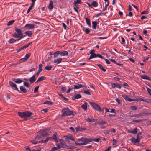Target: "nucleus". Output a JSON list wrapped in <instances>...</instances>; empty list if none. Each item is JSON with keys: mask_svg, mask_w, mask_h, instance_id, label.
Masks as SVG:
<instances>
[{"mask_svg": "<svg viewBox=\"0 0 151 151\" xmlns=\"http://www.w3.org/2000/svg\"><path fill=\"white\" fill-rule=\"evenodd\" d=\"M91 139L90 138L82 137L78 139L77 141L79 142H82L81 143H78L77 142H75V144L78 145L80 146L86 145L90 142H91Z\"/></svg>", "mask_w": 151, "mask_h": 151, "instance_id": "nucleus-1", "label": "nucleus"}, {"mask_svg": "<svg viewBox=\"0 0 151 151\" xmlns=\"http://www.w3.org/2000/svg\"><path fill=\"white\" fill-rule=\"evenodd\" d=\"M62 114L63 116H67L70 115H74V112L70 110L68 108H65L62 110Z\"/></svg>", "mask_w": 151, "mask_h": 151, "instance_id": "nucleus-2", "label": "nucleus"}, {"mask_svg": "<svg viewBox=\"0 0 151 151\" xmlns=\"http://www.w3.org/2000/svg\"><path fill=\"white\" fill-rule=\"evenodd\" d=\"M32 113L29 111H24L23 112H19L18 113V115L21 118H27L30 117Z\"/></svg>", "mask_w": 151, "mask_h": 151, "instance_id": "nucleus-3", "label": "nucleus"}, {"mask_svg": "<svg viewBox=\"0 0 151 151\" xmlns=\"http://www.w3.org/2000/svg\"><path fill=\"white\" fill-rule=\"evenodd\" d=\"M14 29L16 32H14L12 34L13 37L17 38L19 37V36H22V33L21 29H19L17 27H15Z\"/></svg>", "mask_w": 151, "mask_h": 151, "instance_id": "nucleus-4", "label": "nucleus"}, {"mask_svg": "<svg viewBox=\"0 0 151 151\" xmlns=\"http://www.w3.org/2000/svg\"><path fill=\"white\" fill-rule=\"evenodd\" d=\"M89 104L93 108L96 109L99 112H101L102 111L100 106L98 104L94 102H90Z\"/></svg>", "mask_w": 151, "mask_h": 151, "instance_id": "nucleus-5", "label": "nucleus"}, {"mask_svg": "<svg viewBox=\"0 0 151 151\" xmlns=\"http://www.w3.org/2000/svg\"><path fill=\"white\" fill-rule=\"evenodd\" d=\"M32 42H30L28 43V44L23 46L22 47H21L19 49H17V52L18 53L20 51L22 50H24V49L27 48L30 45H31L32 44Z\"/></svg>", "mask_w": 151, "mask_h": 151, "instance_id": "nucleus-6", "label": "nucleus"}, {"mask_svg": "<svg viewBox=\"0 0 151 151\" xmlns=\"http://www.w3.org/2000/svg\"><path fill=\"white\" fill-rule=\"evenodd\" d=\"M10 85L12 87L14 88L15 90L18 91V92H20V91L19 90L17 87V85L12 81H10L9 82Z\"/></svg>", "mask_w": 151, "mask_h": 151, "instance_id": "nucleus-7", "label": "nucleus"}, {"mask_svg": "<svg viewBox=\"0 0 151 151\" xmlns=\"http://www.w3.org/2000/svg\"><path fill=\"white\" fill-rule=\"evenodd\" d=\"M82 87H86V85L85 84H81L78 83L76 85L74 86V89H78Z\"/></svg>", "mask_w": 151, "mask_h": 151, "instance_id": "nucleus-8", "label": "nucleus"}, {"mask_svg": "<svg viewBox=\"0 0 151 151\" xmlns=\"http://www.w3.org/2000/svg\"><path fill=\"white\" fill-rule=\"evenodd\" d=\"M26 29H32L34 27V25L32 24H27L24 26Z\"/></svg>", "mask_w": 151, "mask_h": 151, "instance_id": "nucleus-9", "label": "nucleus"}, {"mask_svg": "<svg viewBox=\"0 0 151 151\" xmlns=\"http://www.w3.org/2000/svg\"><path fill=\"white\" fill-rule=\"evenodd\" d=\"M111 85L112 87L113 88L116 87L117 88L120 89L122 87V86L119 83H111Z\"/></svg>", "mask_w": 151, "mask_h": 151, "instance_id": "nucleus-10", "label": "nucleus"}, {"mask_svg": "<svg viewBox=\"0 0 151 151\" xmlns=\"http://www.w3.org/2000/svg\"><path fill=\"white\" fill-rule=\"evenodd\" d=\"M81 98V96L80 94H76L72 97V98L73 100L78 99Z\"/></svg>", "mask_w": 151, "mask_h": 151, "instance_id": "nucleus-11", "label": "nucleus"}, {"mask_svg": "<svg viewBox=\"0 0 151 151\" xmlns=\"http://www.w3.org/2000/svg\"><path fill=\"white\" fill-rule=\"evenodd\" d=\"M122 96L124 98L126 101L130 102L132 101H133V99L129 98L128 96L127 95H123Z\"/></svg>", "mask_w": 151, "mask_h": 151, "instance_id": "nucleus-12", "label": "nucleus"}, {"mask_svg": "<svg viewBox=\"0 0 151 151\" xmlns=\"http://www.w3.org/2000/svg\"><path fill=\"white\" fill-rule=\"evenodd\" d=\"M122 96L124 98L126 101L130 102L132 101H133V99L129 98L128 96L127 95H123Z\"/></svg>", "mask_w": 151, "mask_h": 151, "instance_id": "nucleus-13", "label": "nucleus"}, {"mask_svg": "<svg viewBox=\"0 0 151 151\" xmlns=\"http://www.w3.org/2000/svg\"><path fill=\"white\" fill-rule=\"evenodd\" d=\"M62 60L63 58H59L56 59L55 60H54V63H55L58 64L61 63L62 62Z\"/></svg>", "mask_w": 151, "mask_h": 151, "instance_id": "nucleus-14", "label": "nucleus"}, {"mask_svg": "<svg viewBox=\"0 0 151 151\" xmlns=\"http://www.w3.org/2000/svg\"><path fill=\"white\" fill-rule=\"evenodd\" d=\"M75 129L76 130V132H77L78 131H82L83 130H85L86 129L85 128H82L78 126L75 128Z\"/></svg>", "mask_w": 151, "mask_h": 151, "instance_id": "nucleus-15", "label": "nucleus"}, {"mask_svg": "<svg viewBox=\"0 0 151 151\" xmlns=\"http://www.w3.org/2000/svg\"><path fill=\"white\" fill-rule=\"evenodd\" d=\"M36 80L35 75H33L32 77L30 78L29 81L30 84H32L34 83Z\"/></svg>", "mask_w": 151, "mask_h": 151, "instance_id": "nucleus-16", "label": "nucleus"}, {"mask_svg": "<svg viewBox=\"0 0 151 151\" xmlns=\"http://www.w3.org/2000/svg\"><path fill=\"white\" fill-rule=\"evenodd\" d=\"M60 53L61 56H68V52L66 51H60Z\"/></svg>", "mask_w": 151, "mask_h": 151, "instance_id": "nucleus-17", "label": "nucleus"}, {"mask_svg": "<svg viewBox=\"0 0 151 151\" xmlns=\"http://www.w3.org/2000/svg\"><path fill=\"white\" fill-rule=\"evenodd\" d=\"M13 80L17 84H20L23 82V81L19 78H15Z\"/></svg>", "mask_w": 151, "mask_h": 151, "instance_id": "nucleus-18", "label": "nucleus"}, {"mask_svg": "<svg viewBox=\"0 0 151 151\" xmlns=\"http://www.w3.org/2000/svg\"><path fill=\"white\" fill-rule=\"evenodd\" d=\"M139 100L141 101H144L147 103H151V100L148 99L140 98Z\"/></svg>", "mask_w": 151, "mask_h": 151, "instance_id": "nucleus-19", "label": "nucleus"}, {"mask_svg": "<svg viewBox=\"0 0 151 151\" xmlns=\"http://www.w3.org/2000/svg\"><path fill=\"white\" fill-rule=\"evenodd\" d=\"M53 1L51 0L50 1L49 4L48 6V9L50 10H52L53 7Z\"/></svg>", "mask_w": 151, "mask_h": 151, "instance_id": "nucleus-20", "label": "nucleus"}, {"mask_svg": "<svg viewBox=\"0 0 151 151\" xmlns=\"http://www.w3.org/2000/svg\"><path fill=\"white\" fill-rule=\"evenodd\" d=\"M20 89L23 93H25L27 92V91L26 90L25 87L23 86H21L20 87Z\"/></svg>", "mask_w": 151, "mask_h": 151, "instance_id": "nucleus-21", "label": "nucleus"}, {"mask_svg": "<svg viewBox=\"0 0 151 151\" xmlns=\"http://www.w3.org/2000/svg\"><path fill=\"white\" fill-rule=\"evenodd\" d=\"M84 18H85V19L86 20V22L87 24L89 26L91 27V24L90 21L89 19L88 18L86 17V15H85L84 16Z\"/></svg>", "mask_w": 151, "mask_h": 151, "instance_id": "nucleus-22", "label": "nucleus"}, {"mask_svg": "<svg viewBox=\"0 0 151 151\" xmlns=\"http://www.w3.org/2000/svg\"><path fill=\"white\" fill-rule=\"evenodd\" d=\"M87 104L88 103L86 102H85L81 106V107L84 110H86L87 109Z\"/></svg>", "mask_w": 151, "mask_h": 151, "instance_id": "nucleus-23", "label": "nucleus"}, {"mask_svg": "<svg viewBox=\"0 0 151 151\" xmlns=\"http://www.w3.org/2000/svg\"><path fill=\"white\" fill-rule=\"evenodd\" d=\"M141 78L143 79H146L148 80H151V79L147 76L145 75H142L140 76Z\"/></svg>", "mask_w": 151, "mask_h": 151, "instance_id": "nucleus-24", "label": "nucleus"}, {"mask_svg": "<svg viewBox=\"0 0 151 151\" xmlns=\"http://www.w3.org/2000/svg\"><path fill=\"white\" fill-rule=\"evenodd\" d=\"M57 147H52L50 151H54L56 150H57L60 149L59 145L58 144H57Z\"/></svg>", "mask_w": 151, "mask_h": 151, "instance_id": "nucleus-25", "label": "nucleus"}, {"mask_svg": "<svg viewBox=\"0 0 151 151\" xmlns=\"http://www.w3.org/2000/svg\"><path fill=\"white\" fill-rule=\"evenodd\" d=\"M98 24V22H97L96 21H92V27L93 29H96V28L97 24Z\"/></svg>", "mask_w": 151, "mask_h": 151, "instance_id": "nucleus-26", "label": "nucleus"}, {"mask_svg": "<svg viewBox=\"0 0 151 151\" xmlns=\"http://www.w3.org/2000/svg\"><path fill=\"white\" fill-rule=\"evenodd\" d=\"M65 137L66 140L70 139L72 141H74V138L72 135L68 136H65Z\"/></svg>", "mask_w": 151, "mask_h": 151, "instance_id": "nucleus-27", "label": "nucleus"}, {"mask_svg": "<svg viewBox=\"0 0 151 151\" xmlns=\"http://www.w3.org/2000/svg\"><path fill=\"white\" fill-rule=\"evenodd\" d=\"M131 141L132 142L136 143L139 142H140V139H138V138L135 139L134 138H132L131 139Z\"/></svg>", "mask_w": 151, "mask_h": 151, "instance_id": "nucleus-28", "label": "nucleus"}, {"mask_svg": "<svg viewBox=\"0 0 151 151\" xmlns=\"http://www.w3.org/2000/svg\"><path fill=\"white\" fill-rule=\"evenodd\" d=\"M83 30L85 32L86 34H88L90 31V30L89 29V28H85L84 27H83Z\"/></svg>", "mask_w": 151, "mask_h": 151, "instance_id": "nucleus-29", "label": "nucleus"}, {"mask_svg": "<svg viewBox=\"0 0 151 151\" xmlns=\"http://www.w3.org/2000/svg\"><path fill=\"white\" fill-rule=\"evenodd\" d=\"M96 123L99 125H102L107 124V122L103 120H101L100 121H98L96 122Z\"/></svg>", "mask_w": 151, "mask_h": 151, "instance_id": "nucleus-30", "label": "nucleus"}, {"mask_svg": "<svg viewBox=\"0 0 151 151\" xmlns=\"http://www.w3.org/2000/svg\"><path fill=\"white\" fill-rule=\"evenodd\" d=\"M60 149V148H66L68 147L65 144L60 143V145H59Z\"/></svg>", "mask_w": 151, "mask_h": 151, "instance_id": "nucleus-31", "label": "nucleus"}, {"mask_svg": "<svg viewBox=\"0 0 151 151\" xmlns=\"http://www.w3.org/2000/svg\"><path fill=\"white\" fill-rule=\"evenodd\" d=\"M97 65L100 69L102 70L103 71L105 72L106 71V69L103 68L101 65L100 64H97Z\"/></svg>", "mask_w": 151, "mask_h": 151, "instance_id": "nucleus-32", "label": "nucleus"}, {"mask_svg": "<svg viewBox=\"0 0 151 151\" xmlns=\"http://www.w3.org/2000/svg\"><path fill=\"white\" fill-rule=\"evenodd\" d=\"M49 129H45L40 130L38 132V133L39 134H43L47 130H49Z\"/></svg>", "mask_w": 151, "mask_h": 151, "instance_id": "nucleus-33", "label": "nucleus"}, {"mask_svg": "<svg viewBox=\"0 0 151 151\" xmlns=\"http://www.w3.org/2000/svg\"><path fill=\"white\" fill-rule=\"evenodd\" d=\"M25 33L29 37H31L32 34V32L31 31H27L25 32Z\"/></svg>", "mask_w": 151, "mask_h": 151, "instance_id": "nucleus-34", "label": "nucleus"}, {"mask_svg": "<svg viewBox=\"0 0 151 151\" xmlns=\"http://www.w3.org/2000/svg\"><path fill=\"white\" fill-rule=\"evenodd\" d=\"M59 54H60L59 51H57L53 53L54 57L55 58H56Z\"/></svg>", "mask_w": 151, "mask_h": 151, "instance_id": "nucleus-35", "label": "nucleus"}, {"mask_svg": "<svg viewBox=\"0 0 151 151\" xmlns=\"http://www.w3.org/2000/svg\"><path fill=\"white\" fill-rule=\"evenodd\" d=\"M137 128H135L133 130L129 131V132L132 134H136L137 132Z\"/></svg>", "mask_w": 151, "mask_h": 151, "instance_id": "nucleus-36", "label": "nucleus"}, {"mask_svg": "<svg viewBox=\"0 0 151 151\" xmlns=\"http://www.w3.org/2000/svg\"><path fill=\"white\" fill-rule=\"evenodd\" d=\"M35 4H31L30 6L29 7L28 10L27 11V13L28 14L29 13L30 10L32 9V8L34 6Z\"/></svg>", "mask_w": 151, "mask_h": 151, "instance_id": "nucleus-37", "label": "nucleus"}, {"mask_svg": "<svg viewBox=\"0 0 151 151\" xmlns=\"http://www.w3.org/2000/svg\"><path fill=\"white\" fill-rule=\"evenodd\" d=\"M91 5L94 7H96L98 6V4L96 1H93L91 3Z\"/></svg>", "mask_w": 151, "mask_h": 151, "instance_id": "nucleus-38", "label": "nucleus"}, {"mask_svg": "<svg viewBox=\"0 0 151 151\" xmlns=\"http://www.w3.org/2000/svg\"><path fill=\"white\" fill-rule=\"evenodd\" d=\"M16 42L15 39L14 38H11L8 41L9 43L12 44Z\"/></svg>", "mask_w": 151, "mask_h": 151, "instance_id": "nucleus-39", "label": "nucleus"}, {"mask_svg": "<svg viewBox=\"0 0 151 151\" xmlns=\"http://www.w3.org/2000/svg\"><path fill=\"white\" fill-rule=\"evenodd\" d=\"M45 78L46 77H45L44 76H41L39 77L38 79V81H39V82L41 81L45 80Z\"/></svg>", "mask_w": 151, "mask_h": 151, "instance_id": "nucleus-40", "label": "nucleus"}, {"mask_svg": "<svg viewBox=\"0 0 151 151\" xmlns=\"http://www.w3.org/2000/svg\"><path fill=\"white\" fill-rule=\"evenodd\" d=\"M96 58V54L95 53L91 55L90 56L89 58H88V59L90 60L91 59Z\"/></svg>", "mask_w": 151, "mask_h": 151, "instance_id": "nucleus-41", "label": "nucleus"}, {"mask_svg": "<svg viewBox=\"0 0 151 151\" xmlns=\"http://www.w3.org/2000/svg\"><path fill=\"white\" fill-rule=\"evenodd\" d=\"M23 85L26 87L29 88L30 87V85L29 83L27 82H24Z\"/></svg>", "mask_w": 151, "mask_h": 151, "instance_id": "nucleus-42", "label": "nucleus"}, {"mask_svg": "<svg viewBox=\"0 0 151 151\" xmlns=\"http://www.w3.org/2000/svg\"><path fill=\"white\" fill-rule=\"evenodd\" d=\"M14 22V20H12L9 21L7 23V25L8 26H9L13 24Z\"/></svg>", "mask_w": 151, "mask_h": 151, "instance_id": "nucleus-43", "label": "nucleus"}, {"mask_svg": "<svg viewBox=\"0 0 151 151\" xmlns=\"http://www.w3.org/2000/svg\"><path fill=\"white\" fill-rule=\"evenodd\" d=\"M52 68V67L51 66L47 65L45 67V69L47 70H51Z\"/></svg>", "mask_w": 151, "mask_h": 151, "instance_id": "nucleus-44", "label": "nucleus"}, {"mask_svg": "<svg viewBox=\"0 0 151 151\" xmlns=\"http://www.w3.org/2000/svg\"><path fill=\"white\" fill-rule=\"evenodd\" d=\"M42 66L43 65L42 64H40L39 65L38 70L41 72L42 71Z\"/></svg>", "mask_w": 151, "mask_h": 151, "instance_id": "nucleus-45", "label": "nucleus"}, {"mask_svg": "<svg viewBox=\"0 0 151 151\" xmlns=\"http://www.w3.org/2000/svg\"><path fill=\"white\" fill-rule=\"evenodd\" d=\"M90 139H91V142H92V141H94L96 142H98L99 140L101 139L99 138H97L95 139H93L92 138H90Z\"/></svg>", "mask_w": 151, "mask_h": 151, "instance_id": "nucleus-46", "label": "nucleus"}, {"mask_svg": "<svg viewBox=\"0 0 151 151\" xmlns=\"http://www.w3.org/2000/svg\"><path fill=\"white\" fill-rule=\"evenodd\" d=\"M81 3L82 2L81 1V0H76V1H74L73 4H81Z\"/></svg>", "mask_w": 151, "mask_h": 151, "instance_id": "nucleus-47", "label": "nucleus"}, {"mask_svg": "<svg viewBox=\"0 0 151 151\" xmlns=\"http://www.w3.org/2000/svg\"><path fill=\"white\" fill-rule=\"evenodd\" d=\"M44 104H47L48 105H51L53 104V103L50 101H45L44 103Z\"/></svg>", "mask_w": 151, "mask_h": 151, "instance_id": "nucleus-48", "label": "nucleus"}, {"mask_svg": "<svg viewBox=\"0 0 151 151\" xmlns=\"http://www.w3.org/2000/svg\"><path fill=\"white\" fill-rule=\"evenodd\" d=\"M30 55V53L27 54L25 55L24 58L27 60L29 58Z\"/></svg>", "mask_w": 151, "mask_h": 151, "instance_id": "nucleus-49", "label": "nucleus"}, {"mask_svg": "<svg viewBox=\"0 0 151 151\" xmlns=\"http://www.w3.org/2000/svg\"><path fill=\"white\" fill-rule=\"evenodd\" d=\"M53 139L54 140L55 142H58V140H57V135L56 134H54L53 136Z\"/></svg>", "mask_w": 151, "mask_h": 151, "instance_id": "nucleus-50", "label": "nucleus"}, {"mask_svg": "<svg viewBox=\"0 0 151 151\" xmlns=\"http://www.w3.org/2000/svg\"><path fill=\"white\" fill-rule=\"evenodd\" d=\"M84 93L88 95H90L91 93L88 90H84Z\"/></svg>", "mask_w": 151, "mask_h": 151, "instance_id": "nucleus-51", "label": "nucleus"}, {"mask_svg": "<svg viewBox=\"0 0 151 151\" xmlns=\"http://www.w3.org/2000/svg\"><path fill=\"white\" fill-rule=\"evenodd\" d=\"M109 5V1H108L107 4H106L105 5L104 8L102 10V11H104L106 10V9L107 7Z\"/></svg>", "mask_w": 151, "mask_h": 151, "instance_id": "nucleus-52", "label": "nucleus"}, {"mask_svg": "<svg viewBox=\"0 0 151 151\" xmlns=\"http://www.w3.org/2000/svg\"><path fill=\"white\" fill-rule=\"evenodd\" d=\"M39 88V86H37L35 88L34 91V93H36L37 92Z\"/></svg>", "mask_w": 151, "mask_h": 151, "instance_id": "nucleus-53", "label": "nucleus"}, {"mask_svg": "<svg viewBox=\"0 0 151 151\" xmlns=\"http://www.w3.org/2000/svg\"><path fill=\"white\" fill-rule=\"evenodd\" d=\"M142 121V119L138 120H134L132 121L133 122H135L136 123H139Z\"/></svg>", "mask_w": 151, "mask_h": 151, "instance_id": "nucleus-54", "label": "nucleus"}, {"mask_svg": "<svg viewBox=\"0 0 151 151\" xmlns=\"http://www.w3.org/2000/svg\"><path fill=\"white\" fill-rule=\"evenodd\" d=\"M42 135V137H46L49 135V134L48 133H44L43 134H41Z\"/></svg>", "mask_w": 151, "mask_h": 151, "instance_id": "nucleus-55", "label": "nucleus"}, {"mask_svg": "<svg viewBox=\"0 0 151 151\" xmlns=\"http://www.w3.org/2000/svg\"><path fill=\"white\" fill-rule=\"evenodd\" d=\"M97 57H99L102 59H104V58H103V57L99 54H96V58Z\"/></svg>", "mask_w": 151, "mask_h": 151, "instance_id": "nucleus-56", "label": "nucleus"}, {"mask_svg": "<svg viewBox=\"0 0 151 151\" xmlns=\"http://www.w3.org/2000/svg\"><path fill=\"white\" fill-rule=\"evenodd\" d=\"M141 116V114H135L132 116H130V117H138L139 116Z\"/></svg>", "mask_w": 151, "mask_h": 151, "instance_id": "nucleus-57", "label": "nucleus"}, {"mask_svg": "<svg viewBox=\"0 0 151 151\" xmlns=\"http://www.w3.org/2000/svg\"><path fill=\"white\" fill-rule=\"evenodd\" d=\"M131 108L132 110H136L137 109V107L135 106H132Z\"/></svg>", "mask_w": 151, "mask_h": 151, "instance_id": "nucleus-58", "label": "nucleus"}, {"mask_svg": "<svg viewBox=\"0 0 151 151\" xmlns=\"http://www.w3.org/2000/svg\"><path fill=\"white\" fill-rule=\"evenodd\" d=\"M117 143V141L115 139L113 140L112 144L113 145H116Z\"/></svg>", "mask_w": 151, "mask_h": 151, "instance_id": "nucleus-59", "label": "nucleus"}, {"mask_svg": "<svg viewBox=\"0 0 151 151\" xmlns=\"http://www.w3.org/2000/svg\"><path fill=\"white\" fill-rule=\"evenodd\" d=\"M148 14V12H147V11H144L141 13V14Z\"/></svg>", "mask_w": 151, "mask_h": 151, "instance_id": "nucleus-60", "label": "nucleus"}, {"mask_svg": "<svg viewBox=\"0 0 151 151\" xmlns=\"http://www.w3.org/2000/svg\"><path fill=\"white\" fill-rule=\"evenodd\" d=\"M30 142H31V143L34 144H36L38 142V141H36L35 140H32Z\"/></svg>", "mask_w": 151, "mask_h": 151, "instance_id": "nucleus-61", "label": "nucleus"}, {"mask_svg": "<svg viewBox=\"0 0 151 151\" xmlns=\"http://www.w3.org/2000/svg\"><path fill=\"white\" fill-rule=\"evenodd\" d=\"M42 136L41 134L40 135H37L35 137V139H40L42 138Z\"/></svg>", "mask_w": 151, "mask_h": 151, "instance_id": "nucleus-62", "label": "nucleus"}, {"mask_svg": "<svg viewBox=\"0 0 151 151\" xmlns=\"http://www.w3.org/2000/svg\"><path fill=\"white\" fill-rule=\"evenodd\" d=\"M147 90L149 94L151 96V89L149 88H147Z\"/></svg>", "mask_w": 151, "mask_h": 151, "instance_id": "nucleus-63", "label": "nucleus"}, {"mask_svg": "<svg viewBox=\"0 0 151 151\" xmlns=\"http://www.w3.org/2000/svg\"><path fill=\"white\" fill-rule=\"evenodd\" d=\"M25 148L26 149V151H31L29 147L25 146Z\"/></svg>", "mask_w": 151, "mask_h": 151, "instance_id": "nucleus-64", "label": "nucleus"}]
</instances>
